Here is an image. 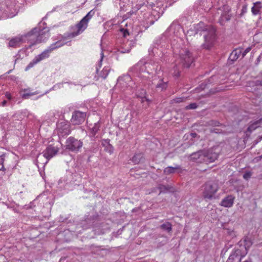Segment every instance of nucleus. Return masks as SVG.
I'll use <instances>...</instances> for the list:
<instances>
[{
	"instance_id": "nucleus-1",
	"label": "nucleus",
	"mask_w": 262,
	"mask_h": 262,
	"mask_svg": "<svg viewBox=\"0 0 262 262\" xmlns=\"http://www.w3.org/2000/svg\"><path fill=\"white\" fill-rule=\"evenodd\" d=\"M250 0H203L202 9L206 12H210L213 19L219 17L218 23L224 26L232 17L231 5H235L237 9H240L239 15L242 17L247 12V7Z\"/></svg>"
},
{
	"instance_id": "nucleus-2",
	"label": "nucleus",
	"mask_w": 262,
	"mask_h": 262,
	"mask_svg": "<svg viewBox=\"0 0 262 262\" xmlns=\"http://www.w3.org/2000/svg\"><path fill=\"white\" fill-rule=\"evenodd\" d=\"M95 13V11L94 9L89 11L77 24L71 27L70 33L59 36L57 41L51 44L47 49L36 56L26 67L25 71L29 70L42 60L48 58L53 50L68 44L71 41L72 38L82 33L88 27V23Z\"/></svg>"
},
{
	"instance_id": "nucleus-3",
	"label": "nucleus",
	"mask_w": 262,
	"mask_h": 262,
	"mask_svg": "<svg viewBox=\"0 0 262 262\" xmlns=\"http://www.w3.org/2000/svg\"><path fill=\"white\" fill-rule=\"evenodd\" d=\"M193 28H191L187 31V34L189 35H195L198 33L201 35L203 33L204 37V43L202 45L204 49H210L216 40V29L211 26H205L203 22H200L193 26Z\"/></svg>"
},
{
	"instance_id": "nucleus-4",
	"label": "nucleus",
	"mask_w": 262,
	"mask_h": 262,
	"mask_svg": "<svg viewBox=\"0 0 262 262\" xmlns=\"http://www.w3.org/2000/svg\"><path fill=\"white\" fill-rule=\"evenodd\" d=\"M158 66L151 61L146 62L144 60H140L132 69L131 71L135 77H137L144 84L149 85V79L153 75L154 71L158 70Z\"/></svg>"
},
{
	"instance_id": "nucleus-5",
	"label": "nucleus",
	"mask_w": 262,
	"mask_h": 262,
	"mask_svg": "<svg viewBox=\"0 0 262 262\" xmlns=\"http://www.w3.org/2000/svg\"><path fill=\"white\" fill-rule=\"evenodd\" d=\"M46 24L41 21L37 27L34 28L30 32L23 35L24 41L29 43V47L45 41L50 36L49 29L46 26Z\"/></svg>"
},
{
	"instance_id": "nucleus-6",
	"label": "nucleus",
	"mask_w": 262,
	"mask_h": 262,
	"mask_svg": "<svg viewBox=\"0 0 262 262\" xmlns=\"http://www.w3.org/2000/svg\"><path fill=\"white\" fill-rule=\"evenodd\" d=\"M220 148L218 146H213L207 150H200L193 152L188 156L189 160L197 164H209L214 162L218 158Z\"/></svg>"
},
{
	"instance_id": "nucleus-7",
	"label": "nucleus",
	"mask_w": 262,
	"mask_h": 262,
	"mask_svg": "<svg viewBox=\"0 0 262 262\" xmlns=\"http://www.w3.org/2000/svg\"><path fill=\"white\" fill-rule=\"evenodd\" d=\"M170 48L174 55H179L180 61L184 67L189 68L191 66L194 60V58L187 49L181 48L180 45H175L174 42L170 44Z\"/></svg>"
},
{
	"instance_id": "nucleus-8",
	"label": "nucleus",
	"mask_w": 262,
	"mask_h": 262,
	"mask_svg": "<svg viewBox=\"0 0 262 262\" xmlns=\"http://www.w3.org/2000/svg\"><path fill=\"white\" fill-rule=\"evenodd\" d=\"M23 0H5L4 4H0V19L12 17L17 13V4Z\"/></svg>"
},
{
	"instance_id": "nucleus-9",
	"label": "nucleus",
	"mask_w": 262,
	"mask_h": 262,
	"mask_svg": "<svg viewBox=\"0 0 262 262\" xmlns=\"http://www.w3.org/2000/svg\"><path fill=\"white\" fill-rule=\"evenodd\" d=\"M169 47L166 40V37L163 36L160 39L157 40L149 48V54L150 56L161 58L167 53L166 50L168 49Z\"/></svg>"
},
{
	"instance_id": "nucleus-10",
	"label": "nucleus",
	"mask_w": 262,
	"mask_h": 262,
	"mask_svg": "<svg viewBox=\"0 0 262 262\" xmlns=\"http://www.w3.org/2000/svg\"><path fill=\"white\" fill-rule=\"evenodd\" d=\"M135 84L130 76L126 75L120 77L118 79L116 89H119L121 92L124 93L125 95H130L133 93L135 88L136 87Z\"/></svg>"
},
{
	"instance_id": "nucleus-11",
	"label": "nucleus",
	"mask_w": 262,
	"mask_h": 262,
	"mask_svg": "<svg viewBox=\"0 0 262 262\" xmlns=\"http://www.w3.org/2000/svg\"><path fill=\"white\" fill-rule=\"evenodd\" d=\"M203 187L202 195L205 200H211L215 198L214 195L219 189L217 183L213 181H208Z\"/></svg>"
},
{
	"instance_id": "nucleus-12",
	"label": "nucleus",
	"mask_w": 262,
	"mask_h": 262,
	"mask_svg": "<svg viewBox=\"0 0 262 262\" xmlns=\"http://www.w3.org/2000/svg\"><path fill=\"white\" fill-rule=\"evenodd\" d=\"M183 31L182 27L177 23H173L167 29V32L166 33H169L170 35L173 34L176 38H174L173 40L171 41V44L174 42L175 45H181L182 41L180 38V36L181 33Z\"/></svg>"
},
{
	"instance_id": "nucleus-13",
	"label": "nucleus",
	"mask_w": 262,
	"mask_h": 262,
	"mask_svg": "<svg viewBox=\"0 0 262 262\" xmlns=\"http://www.w3.org/2000/svg\"><path fill=\"white\" fill-rule=\"evenodd\" d=\"M83 146V142L73 137L68 138L66 142V149L73 152H78Z\"/></svg>"
},
{
	"instance_id": "nucleus-14",
	"label": "nucleus",
	"mask_w": 262,
	"mask_h": 262,
	"mask_svg": "<svg viewBox=\"0 0 262 262\" xmlns=\"http://www.w3.org/2000/svg\"><path fill=\"white\" fill-rule=\"evenodd\" d=\"M246 255V251H243L242 249L235 248L232 250L227 262H241Z\"/></svg>"
},
{
	"instance_id": "nucleus-15",
	"label": "nucleus",
	"mask_w": 262,
	"mask_h": 262,
	"mask_svg": "<svg viewBox=\"0 0 262 262\" xmlns=\"http://www.w3.org/2000/svg\"><path fill=\"white\" fill-rule=\"evenodd\" d=\"M37 200H41L43 202H45V205L49 210L51 209V207L54 203L53 198L52 194H50V196H48L46 194L43 193L38 195L36 200H34L33 202L30 203V208L33 207V205Z\"/></svg>"
},
{
	"instance_id": "nucleus-16",
	"label": "nucleus",
	"mask_w": 262,
	"mask_h": 262,
	"mask_svg": "<svg viewBox=\"0 0 262 262\" xmlns=\"http://www.w3.org/2000/svg\"><path fill=\"white\" fill-rule=\"evenodd\" d=\"M59 148L53 145H49L42 152V157L46 159L45 164H47L48 161L55 156L58 152Z\"/></svg>"
},
{
	"instance_id": "nucleus-17",
	"label": "nucleus",
	"mask_w": 262,
	"mask_h": 262,
	"mask_svg": "<svg viewBox=\"0 0 262 262\" xmlns=\"http://www.w3.org/2000/svg\"><path fill=\"white\" fill-rule=\"evenodd\" d=\"M56 125L57 131L61 135H67L70 133V124L67 121L60 120L57 123Z\"/></svg>"
},
{
	"instance_id": "nucleus-18",
	"label": "nucleus",
	"mask_w": 262,
	"mask_h": 262,
	"mask_svg": "<svg viewBox=\"0 0 262 262\" xmlns=\"http://www.w3.org/2000/svg\"><path fill=\"white\" fill-rule=\"evenodd\" d=\"M86 118V113L79 111H76L73 113L71 122L75 125L83 123Z\"/></svg>"
},
{
	"instance_id": "nucleus-19",
	"label": "nucleus",
	"mask_w": 262,
	"mask_h": 262,
	"mask_svg": "<svg viewBox=\"0 0 262 262\" xmlns=\"http://www.w3.org/2000/svg\"><path fill=\"white\" fill-rule=\"evenodd\" d=\"M253 242L252 240L248 236L244 237L243 239L240 240L237 244L239 248L242 249L243 251H246L247 254Z\"/></svg>"
},
{
	"instance_id": "nucleus-20",
	"label": "nucleus",
	"mask_w": 262,
	"mask_h": 262,
	"mask_svg": "<svg viewBox=\"0 0 262 262\" xmlns=\"http://www.w3.org/2000/svg\"><path fill=\"white\" fill-rule=\"evenodd\" d=\"M152 83L155 85L157 91H162L165 90L168 86V81H164L163 79L160 78L156 79V77L153 79Z\"/></svg>"
},
{
	"instance_id": "nucleus-21",
	"label": "nucleus",
	"mask_w": 262,
	"mask_h": 262,
	"mask_svg": "<svg viewBox=\"0 0 262 262\" xmlns=\"http://www.w3.org/2000/svg\"><path fill=\"white\" fill-rule=\"evenodd\" d=\"M234 200V196L228 195L221 201L220 205L226 208H230L233 205Z\"/></svg>"
},
{
	"instance_id": "nucleus-22",
	"label": "nucleus",
	"mask_w": 262,
	"mask_h": 262,
	"mask_svg": "<svg viewBox=\"0 0 262 262\" xmlns=\"http://www.w3.org/2000/svg\"><path fill=\"white\" fill-rule=\"evenodd\" d=\"M22 42H25V41L23 35H21L12 38L9 42L8 46L17 48L19 47Z\"/></svg>"
},
{
	"instance_id": "nucleus-23",
	"label": "nucleus",
	"mask_w": 262,
	"mask_h": 262,
	"mask_svg": "<svg viewBox=\"0 0 262 262\" xmlns=\"http://www.w3.org/2000/svg\"><path fill=\"white\" fill-rule=\"evenodd\" d=\"M251 12L254 16L260 15L262 14V1H257L253 3Z\"/></svg>"
},
{
	"instance_id": "nucleus-24",
	"label": "nucleus",
	"mask_w": 262,
	"mask_h": 262,
	"mask_svg": "<svg viewBox=\"0 0 262 262\" xmlns=\"http://www.w3.org/2000/svg\"><path fill=\"white\" fill-rule=\"evenodd\" d=\"M182 169L180 165H175L174 167L168 166L164 168L163 172L165 174H170L176 172L181 173L182 172Z\"/></svg>"
},
{
	"instance_id": "nucleus-25",
	"label": "nucleus",
	"mask_w": 262,
	"mask_h": 262,
	"mask_svg": "<svg viewBox=\"0 0 262 262\" xmlns=\"http://www.w3.org/2000/svg\"><path fill=\"white\" fill-rule=\"evenodd\" d=\"M28 112L27 110H21L15 113L12 116V119L13 120H17L20 121L26 117L28 116Z\"/></svg>"
},
{
	"instance_id": "nucleus-26",
	"label": "nucleus",
	"mask_w": 262,
	"mask_h": 262,
	"mask_svg": "<svg viewBox=\"0 0 262 262\" xmlns=\"http://www.w3.org/2000/svg\"><path fill=\"white\" fill-rule=\"evenodd\" d=\"M28 112L27 110H21L15 113L12 116V119L13 120H17L20 121L26 117L28 116Z\"/></svg>"
},
{
	"instance_id": "nucleus-27",
	"label": "nucleus",
	"mask_w": 262,
	"mask_h": 262,
	"mask_svg": "<svg viewBox=\"0 0 262 262\" xmlns=\"http://www.w3.org/2000/svg\"><path fill=\"white\" fill-rule=\"evenodd\" d=\"M242 54V50L241 49H235L230 54L228 62L232 64L235 60H236Z\"/></svg>"
},
{
	"instance_id": "nucleus-28",
	"label": "nucleus",
	"mask_w": 262,
	"mask_h": 262,
	"mask_svg": "<svg viewBox=\"0 0 262 262\" xmlns=\"http://www.w3.org/2000/svg\"><path fill=\"white\" fill-rule=\"evenodd\" d=\"M110 139H102L101 141V145L104 148V150L110 154L114 152V147L110 143Z\"/></svg>"
},
{
	"instance_id": "nucleus-29",
	"label": "nucleus",
	"mask_w": 262,
	"mask_h": 262,
	"mask_svg": "<svg viewBox=\"0 0 262 262\" xmlns=\"http://www.w3.org/2000/svg\"><path fill=\"white\" fill-rule=\"evenodd\" d=\"M100 123L99 122H97L94 124V126L92 128H90V133L89 136L90 138H91L92 140H95V139L93 138H95L97 133L100 129Z\"/></svg>"
},
{
	"instance_id": "nucleus-30",
	"label": "nucleus",
	"mask_w": 262,
	"mask_h": 262,
	"mask_svg": "<svg viewBox=\"0 0 262 262\" xmlns=\"http://www.w3.org/2000/svg\"><path fill=\"white\" fill-rule=\"evenodd\" d=\"M261 122L262 118H260L256 121H254V122L251 123L247 128V132L251 133L257 127H259Z\"/></svg>"
},
{
	"instance_id": "nucleus-31",
	"label": "nucleus",
	"mask_w": 262,
	"mask_h": 262,
	"mask_svg": "<svg viewBox=\"0 0 262 262\" xmlns=\"http://www.w3.org/2000/svg\"><path fill=\"white\" fill-rule=\"evenodd\" d=\"M21 96L24 99H28L30 96L38 94L37 92H31L29 89L22 90L20 91Z\"/></svg>"
},
{
	"instance_id": "nucleus-32",
	"label": "nucleus",
	"mask_w": 262,
	"mask_h": 262,
	"mask_svg": "<svg viewBox=\"0 0 262 262\" xmlns=\"http://www.w3.org/2000/svg\"><path fill=\"white\" fill-rule=\"evenodd\" d=\"M144 158L142 154H135L132 159V161L135 164H139L140 162H143Z\"/></svg>"
},
{
	"instance_id": "nucleus-33",
	"label": "nucleus",
	"mask_w": 262,
	"mask_h": 262,
	"mask_svg": "<svg viewBox=\"0 0 262 262\" xmlns=\"http://www.w3.org/2000/svg\"><path fill=\"white\" fill-rule=\"evenodd\" d=\"M161 228L167 231L168 232H170L172 230V225L169 222H166L160 226Z\"/></svg>"
},
{
	"instance_id": "nucleus-34",
	"label": "nucleus",
	"mask_w": 262,
	"mask_h": 262,
	"mask_svg": "<svg viewBox=\"0 0 262 262\" xmlns=\"http://www.w3.org/2000/svg\"><path fill=\"white\" fill-rule=\"evenodd\" d=\"M110 71V68L109 67H105L101 71L100 76L103 79H105L107 76Z\"/></svg>"
},
{
	"instance_id": "nucleus-35",
	"label": "nucleus",
	"mask_w": 262,
	"mask_h": 262,
	"mask_svg": "<svg viewBox=\"0 0 262 262\" xmlns=\"http://www.w3.org/2000/svg\"><path fill=\"white\" fill-rule=\"evenodd\" d=\"M68 184L67 183L66 184V182L64 180H62L61 179L59 180L58 184V187L60 189H64V190H69V188H68Z\"/></svg>"
},
{
	"instance_id": "nucleus-36",
	"label": "nucleus",
	"mask_w": 262,
	"mask_h": 262,
	"mask_svg": "<svg viewBox=\"0 0 262 262\" xmlns=\"http://www.w3.org/2000/svg\"><path fill=\"white\" fill-rule=\"evenodd\" d=\"M66 83H68V84L69 85H76V84L74 83H72L71 82H61V83H58L55 85H54L53 88H52V89L53 90H57L58 89H60L61 88H63V84H66Z\"/></svg>"
},
{
	"instance_id": "nucleus-37",
	"label": "nucleus",
	"mask_w": 262,
	"mask_h": 262,
	"mask_svg": "<svg viewBox=\"0 0 262 262\" xmlns=\"http://www.w3.org/2000/svg\"><path fill=\"white\" fill-rule=\"evenodd\" d=\"M145 91L143 89H142L140 93L137 92L136 95L138 97L141 98L142 99V101H144L143 99H145L146 101H149V99L145 97Z\"/></svg>"
},
{
	"instance_id": "nucleus-38",
	"label": "nucleus",
	"mask_w": 262,
	"mask_h": 262,
	"mask_svg": "<svg viewBox=\"0 0 262 262\" xmlns=\"http://www.w3.org/2000/svg\"><path fill=\"white\" fill-rule=\"evenodd\" d=\"M103 57H104V54L103 53V51H102L101 52V54H100V59L98 63L96 66V72H98L99 69L101 68V67L102 66V62Z\"/></svg>"
},
{
	"instance_id": "nucleus-39",
	"label": "nucleus",
	"mask_w": 262,
	"mask_h": 262,
	"mask_svg": "<svg viewBox=\"0 0 262 262\" xmlns=\"http://www.w3.org/2000/svg\"><path fill=\"white\" fill-rule=\"evenodd\" d=\"M6 157V154H2L0 155V170L4 169V162Z\"/></svg>"
},
{
	"instance_id": "nucleus-40",
	"label": "nucleus",
	"mask_w": 262,
	"mask_h": 262,
	"mask_svg": "<svg viewBox=\"0 0 262 262\" xmlns=\"http://www.w3.org/2000/svg\"><path fill=\"white\" fill-rule=\"evenodd\" d=\"M198 105L196 103H192L185 107L186 110H193L196 108Z\"/></svg>"
},
{
	"instance_id": "nucleus-41",
	"label": "nucleus",
	"mask_w": 262,
	"mask_h": 262,
	"mask_svg": "<svg viewBox=\"0 0 262 262\" xmlns=\"http://www.w3.org/2000/svg\"><path fill=\"white\" fill-rule=\"evenodd\" d=\"M1 203L6 206L8 208H13L14 206L13 203H10V201L2 202Z\"/></svg>"
},
{
	"instance_id": "nucleus-42",
	"label": "nucleus",
	"mask_w": 262,
	"mask_h": 262,
	"mask_svg": "<svg viewBox=\"0 0 262 262\" xmlns=\"http://www.w3.org/2000/svg\"><path fill=\"white\" fill-rule=\"evenodd\" d=\"M185 100H186V98H185L184 97L176 98L172 100V102L178 103L183 102Z\"/></svg>"
},
{
	"instance_id": "nucleus-43",
	"label": "nucleus",
	"mask_w": 262,
	"mask_h": 262,
	"mask_svg": "<svg viewBox=\"0 0 262 262\" xmlns=\"http://www.w3.org/2000/svg\"><path fill=\"white\" fill-rule=\"evenodd\" d=\"M120 30V32L122 33L123 37H126L127 35H129L128 31L126 29L121 28Z\"/></svg>"
},
{
	"instance_id": "nucleus-44",
	"label": "nucleus",
	"mask_w": 262,
	"mask_h": 262,
	"mask_svg": "<svg viewBox=\"0 0 262 262\" xmlns=\"http://www.w3.org/2000/svg\"><path fill=\"white\" fill-rule=\"evenodd\" d=\"M252 173L250 171H246L243 174V178L246 180L250 179L251 177Z\"/></svg>"
},
{
	"instance_id": "nucleus-45",
	"label": "nucleus",
	"mask_w": 262,
	"mask_h": 262,
	"mask_svg": "<svg viewBox=\"0 0 262 262\" xmlns=\"http://www.w3.org/2000/svg\"><path fill=\"white\" fill-rule=\"evenodd\" d=\"M7 117L8 116L7 115H3L1 117V120L0 121L2 123H5L7 122Z\"/></svg>"
},
{
	"instance_id": "nucleus-46",
	"label": "nucleus",
	"mask_w": 262,
	"mask_h": 262,
	"mask_svg": "<svg viewBox=\"0 0 262 262\" xmlns=\"http://www.w3.org/2000/svg\"><path fill=\"white\" fill-rule=\"evenodd\" d=\"M251 50V47H248L243 52L242 51V57H244Z\"/></svg>"
},
{
	"instance_id": "nucleus-47",
	"label": "nucleus",
	"mask_w": 262,
	"mask_h": 262,
	"mask_svg": "<svg viewBox=\"0 0 262 262\" xmlns=\"http://www.w3.org/2000/svg\"><path fill=\"white\" fill-rule=\"evenodd\" d=\"M211 125H214V126H219V124H220V122H219L218 121H213V120H212L211 121V123H210Z\"/></svg>"
},
{
	"instance_id": "nucleus-48",
	"label": "nucleus",
	"mask_w": 262,
	"mask_h": 262,
	"mask_svg": "<svg viewBox=\"0 0 262 262\" xmlns=\"http://www.w3.org/2000/svg\"><path fill=\"white\" fill-rule=\"evenodd\" d=\"M5 96L9 100H11L12 99V96H11V94L8 92H6V93H5Z\"/></svg>"
},
{
	"instance_id": "nucleus-49",
	"label": "nucleus",
	"mask_w": 262,
	"mask_h": 262,
	"mask_svg": "<svg viewBox=\"0 0 262 262\" xmlns=\"http://www.w3.org/2000/svg\"><path fill=\"white\" fill-rule=\"evenodd\" d=\"M127 43L128 44V46L132 45V46H134L135 45L136 42L135 41L132 40V41H127Z\"/></svg>"
},
{
	"instance_id": "nucleus-50",
	"label": "nucleus",
	"mask_w": 262,
	"mask_h": 262,
	"mask_svg": "<svg viewBox=\"0 0 262 262\" xmlns=\"http://www.w3.org/2000/svg\"><path fill=\"white\" fill-rule=\"evenodd\" d=\"M255 84L256 85H262V80L255 81Z\"/></svg>"
},
{
	"instance_id": "nucleus-51",
	"label": "nucleus",
	"mask_w": 262,
	"mask_h": 262,
	"mask_svg": "<svg viewBox=\"0 0 262 262\" xmlns=\"http://www.w3.org/2000/svg\"><path fill=\"white\" fill-rule=\"evenodd\" d=\"M262 159V156H258L255 158H254V161L255 162H258L259 161H260Z\"/></svg>"
},
{
	"instance_id": "nucleus-52",
	"label": "nucleus",
	"mask_w": 262,
	"mask_h": 262,
	"mask_svg": "<svg viewBox=\"0 0 262 262\" xmlns=\"http://www.w3.org/2000/svg\"><path fill=\"white\" fill-rule=\"evenodd\" d=\"M7 101L6 100H4L2 102V106H4L6 105L7 104Z\"/></svg>"
},
{
	"instance_id": "nucleus-53",
	"label": "nucleus",
	"mask_w": 262,
	"mask_h": 262,
	"mask_svg": "<svg viewBox=\"0 0 262 262\" xmlns=\"http://www.w3.org/2000/svg\"><path fill=\"white\" fill-rule=\"evenodd\" d=\"M130 50V48H129V49H127L126 50H125V51H122L121 52L122 53H126V52H129V51Z\"/></svg>"
},
{
	"instance_id": "nucleus-54",
	"label": "nucleus",
	"mask_w": 262,
	"mask_h": 262,
	"mask_svg": "<svg viewBox=\"0 0 262 262\" xmlns=\"http://www.w3.org/2000/svg\"><path fill=\"white\" fill-rule=\"evenodd\" d=\"M41 154H39V155L38 156L37 158V161H38L40 159V158H41Z\"/></svg>"
},
{
	"instance_id": "nucleus-55",
	"label": "nucleus",
	"mask_w": 262,
	"mask_h": 262,
	"mask_svg": "<svg viewBox=\"0 0 262 262\" xmlns=\"http://www.w3.org/2000/svg\"><path fill=\"white\" fill-rule=\"evenodd\" d=\"M191 136H192V137L194 138V137H196V134L195 133H192V134H191Z\"/></svg>"
},
{
	"instance_id": "nucleus-56",
	"label": "nucleus",
	"mask_w": 262,
	"mask_h": 262,
	"mask_svg": "<svg viewBox=\"0 0 262 262\" xmlns=\"http://www.w3.org/2000/svg\"><path fill=\"white\" fill-rule=\"evenodd\" d=\"M259 141L262 140V135L258 138ZM258 142V141L256 142V143Z\"/></svg>"
},
{
	"instance_id": "nucleus-57",
	"label": "nucleus",
	"mask_w": 262,
	"mask_h": 262,
	"mask_svg": "<svg viewBox=\"0 0 262 262\" xmlns=\"http://www.w3.org/2000/svg\"><path fill=\"white\" fill-rule=\"evenodd\" d=\"M12 71V70H9L8 72H7V74H10Z\"/></svg>"
},
{
	"instance_id": "nucleus-58",
	"label": "nucleus",
	"mask_w": 262,
	"mask_h": 262,
	"mask_svg": "<svg viewBox=\"0 0 262 262\" xmlns=\"http://www.w3.org/2000/svg\"><path fill=\"white\" fill-rule=\"evenodd\" d=\"M89 226H86V227H83V228H84V229L88 228H89Z\"/></svg>"
},
{
	"instance_id": "nucleus-59",
	"label": "nucleus",
	"mask_w": 262,
	"mask_h": 262,
	"mask_svg": "<svg viewBox=\"0 0 262 262\" xmlns=\"http://www.w3.org/2000/svg\"><path fill=\"white\" fill-rule=\"evenodd\" d=\"M17 59H18V57H17V58H16V59H15V62H16V61H17Z\"/></svg>"
},
{
	"instance_id": "nucleus-60",
	"label": "nucleus",
	"mask_w": 262,
	"mask_h": 262,
	"mask_svg": "<svg viewBox=\"0 0 262 262\" xmlns=\"http://www.w3.org/2000/svg\"><path fill=\"white\" fill-rule=\"evenodd\" d=\"M213 132H215L216 133H220V132H216V131H215V130H213Z\"/></svg>"
},
{
	"instance_id": "nucleus-61",
	"label": "nucleus",
	"mask_w": 262,
	"mask_h": 262,
	"mask_svg": "<svg viewBox=\"0 0 262 262\" xmlns=\"http://www.w3.org/2000/svg\"><path fill=\"white\" fill-rule=\"evenodd\" d=\"M46 18V17H45L42 18V20H43V19H45Z\"/></svg>"
}]
</instances>
